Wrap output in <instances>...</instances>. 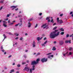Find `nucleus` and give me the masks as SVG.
Listing matches in <instances>:
<instances>
[{"label": "nucleus", "mask_w": 73, "mask_h": 73, "mask_svg": "<svg viewBox=\"0 0 73 73\" xmlns=\"http://www.w3.org/2000/svg\"><path fill=\"white\" fill-rule=\"evenodd\" d=\"M59 44L60 45H62L64 44V41H60L59 42Z\"/></svg>", "instance_id": "10"}, {"label": "nucleus", "mask_w": 73, "mask_h": 73, "mask_svg": "<svg viewBox=\"0 0 73 73\" xmlns=\"http://www.w3.org/2000/svg\"><path fill=\"white\" fill-rule=\"evenodd\" d=\"M42 13H40L39 14V15L40 16H41V15H42Z\"/></svg>", "instance_id": "56"}, {"label": "nucleus", "mask_w": 73, "mask_h": 73, "mask_svg": "<svg viewBox=\"0 0 73 73\" xmlns=\"http://www.w3.org/2000/svg\"><path fill=\"white\" fill-rule=\"evenodd\" d=\"M42 46H45V44H44H44H42Z\"/></svg>", "instance_id": "60"}, {"label": "nucleus", "mask_w": 73, "mask_h": 73, "mask_svg": "<svg viewBox=\"0 0 73 73\" xmlns=\"http://www.w3.org/2000/svg\"><path fill=\"white\" fill-rule=\"evenodd\" d=\"M18 17H22V16H21V15H18Z\"/></svg>", "instance_id": "43"}, {"label": "nucleus", "mask_w": 73, "mask_h": 73, "mask_svg": "<svg viewBox=\"0 0 73 73\" xmlns=\"http://www.w3.org/2000/svg\"><path fill=\"white\" fill-rule=\"evenodd\" d=\"M11 13H10L9 14H7V16L6 17H8L10 16H11Z\"/></svg>", "instance_id": "16"}, {"label": "nucleus", "mask_w": 73, "mask_h": 73, "mask_svg": "<svg viewBox=\"0 0 73 73\" xmlns=\"http://www.w3.org/2000/svg\"><path fill=\"white\" fill-rule=\"evenodd\" d=\"M37 26H38L37 24H36V25L35 27V28H37Z\"/></svg>", "instance_id": "35"}, {"label": "nucleus", "mask_w": 73, "mask_h": 73, "mask_svg": "<svg viewBox=\"0 0 73 73\" xmlns=\"http://www.w3.org/2000/svg\"><path fill=\"white\" fill-rule=\"evenodd\" d=\"M8 33L9 34V35H12V33Z\"/></svg>", "instance_id": "46"}, {"label": "nucleus", "mask_w": 73, "mask_h": 73, "mask_svg": "<svg viewBox=\"0 0 73 73\" xmlns=\"http://www.w3.org/2000/svg\"><path fill=\"white\" fill-rule=\"evenodd\" d=\"M68 40H66L65 41V43H68Z\"/></svg>", "instance_id": "38"}, {"label": "nucleus", "mask_w": 73, "mask_h": 73, "mask_svg": "<svg viewBox=\"0 0 73 73\" xmlns=\"http://www.w3.org/2000/svg\"><path fill=\"white\" fill-rule=\"evenodd\" d=\"M1 51H2V52H5V50H2Z\"/></svg>", "instance_id": "51"}, {"label": "nucleus", "mask_w": 73, "mask_h": 73, "mask_svg": "<svg viewBox=\"0 0 73 73\" xmlns=\"http://www.w3.org/2000/svg\"><path fill=\"white\" fill-rule=\"evenodd\" d=\"M10 23V20H9L8 21V23Z\"/></svg>", "instance_id": "63"}, {"label": "nucleus", "mask_w": 73, "mask_h": 73, "mask_svg": "<svg viewBox=\"0 0 73 73\" xmlns=\"http://www.w3.org/2000/svg\"><path fill=\"white\" fill-rule=\"evenodd\" d=\"M47 42H48V41L46 40V41L44 43V44H46V43H47Z\"/></svg>", "instance_id": "30"}, {"label": "nucleus", "mask_w": 73, "mask_h": 73, "mask_svg": "<svg viewBox=\"0 0 73 73\" xmlns=\"http://www.w3.org/2000/svg\"><path fill=\"white\" fill-rule=\"evenodd\" d=\"M15 35H16V36H19V34H17V33H15Z\"/></svg>", "instance_id": "37"}, {"label": "nucleus", "mask_w": 73, "mask_h": 73, "mask_svg": "<svg viewBox=\"0 0 73 73\" xmlns=\"http://www.w3.org/2000/svg\"><path fill=\"white\" fill-rule=\"evenodd\" d=\"M52 54V53H50L48 54H47V55H49V54Z\"/></svg>", "instance_id": "42"}, {"label": "nucleus", "mask_w": 73, "mask_h": 73, "mask_svg": "<svg viewBox=\"0 0 73 73\" xmlns=\"http://www.w3.org/2000/svg\"><path fill=\"white\" fill-rule=\"evenodd\" d=\"M14 24V23H10V24H9V25H13V24Z\"/></svg>", "instance_id": "21"}, {"label": "nucleus", "mask_w": 73, "mask_h": 73, "mask_svg": "<svg viewBox=\"0 0 73 73\" xmlns=\"http://www.w3.org/2000/svg\"><path fill=\"white\" fill-rule=\"evenodd\" d=\"M73 13V12H71L70 13V15H72V14Z\"/></svg>", "instance_id": "58"}, {"label": "nucleus", "mask_w": 73, "mask_h": 73, "mask_svg": "<svg viewBox=\"0 0 73 73\" xmlns=\"http://www.w3.org/2000/svg\"><path fill=\"white\" fill-rule=\"evenodd\" d=\"M57 27H55L53 28V30H55V29H57Z\"/></svg>", "instance_id": "26"}, {"label": "nucleus", "mask_w": 73, "mask_h": 73, "mask_svg": "<svg viewBox=\"0 0 73 73\" xmlns=\"http://www.w3.org/2000/svg\"><path fill=\"white\" fill-rule=\"evenodd\" d=\"M67 53H66V54H63V56H66V54H67Z\"/></svg>", "instance_id": "32"}, {"label": "nucleus", "mask_w": 73, "mask_h": 73, "mask_svg": "<svg viewBox=\"0 0 73 73\" xmlns=\"http://www.w3.org/2000/svg\"><path fill=\"white\" fill-rule=\"evenodd\" d=\"M48 60V59L46 58L45 59V58H43L41 59V61H42V62H46Z\"/></svg>", "instance_id": "3"}, {"label": "nucleus", "mask_w": 73, "mask_h": 73, "mask_svg": "<svg viewBox=\"0 0 73 73\" xmlns=\"http://www.w3.org/2000/svg\"><path fill=\"white\" fill-rule=\"evenodd\" d=\"M26 64V63H25V62L22 63V64H23V65H24V64Z\"/></svg>", "instance_id": "54"}, {"label": "nucleus", "mask_w": 73, "mask_h": 73, "mask_svg": "<svg viewBox=\"0 0 73 73\" xmlns=\"http://www.w3.org/2000/svg\"><path fill=\"white\" fill-rule=\"evenodd\" d=\"M72 53H71V52H70V53H69V54L70 55H71V54H72Z\"/></svg>", "instance_id": "49"}, {"label": "nucleus", "mask_w": 73, "mask_h": 73, "mask_svg": "<svg viewBox=\"0 0 73 73\" xmlns=\"http://www.w3.org/2000/svg\"><path fill=\"white\" fill-rule=\"evenodd\" d=\"M50 19V17H47L46 19V20H48V19Z\"/></svg>", "instance_id": "31"}, {"label": "nucleus", "mask_w": 73, "mask_h": 73, "mask_svg": "<svg viewBox=\"0 0 73 73\" xmlns=\"http://www.w3.org/2000/svg\"><path fill=\"white\" fill-rule=\"evenodd\" d=\"M40 53H38L36 55V56H38L39 55H40Z\"/></svg>", "instance_id": "29"}, {"label": "nucleus", "mask_w": 73, "mask_h": 73, "mask_svg": "<svg viewBox=\"0 0 73 73\" xmlns=\"http://www.w3.org/2000/svg\"><path fill=\"white\" fill-rule=\"evenodd\" d=\"M62 16H63V14H60V16H61V17Z\"/></svg>", "instance_id": "44"}, {"label": "nucleus", "mask_w": 73, "mask_h": 73, "mask_svg": "<svg viewBox=\"0 0 73 73\" xmlns=\"http://www.w3.org/2000/svg\"><path fill=\"white\" fill-rule=\"evenodd\" d=\"M17 7V6H11V8H14L12 9V10H13L14 8H16Z\"/></svg>", "instance_id": "9"}, {"label": "nucleus", "mask_w": 73, "mask_h": 73, "mask_svg": "<svg viewBox=\"0 0 73 73\" xmlns=\"http://www.w3.org/2000/svg\"><path fill=\"white\" fill-rule=\"evenodd\" d=\"M57 31H58V30H55L54 31L51 32L50 35V38H54L56 37H57V36L59 35L60 33V32H58L56 34V32H57Z\"/></svg>", "instance_id": "1"}, {"label": "nucleus", "mask_w": 73, "mask_h": 73, "mask_svg": "<svg viewBox=\"0 0 73 73\" xmlns=\"http://www.w3.org/2000/svg\"><path fill=\"white\" fill-rule=\"evenodd\" d=\"M50 19H48V22H50Z\"/></svg>", "instance_id": "50"}, {"label": "nucleus", "mask_w": 73, "mask_h": 73, "mask_svg": "<svg viewBox=\"0 0 73 73\" xmlns=\"http://www.w3.org/2000/svg\"><path fill=\"white\" fill-rule=\"evenodd\" d=\"M52 50H56V48L55 47H53L52 49Z\"/></svg>", "instance_id": "20"}, {"label": "nucleus", "mask_w": 73, "mask_h": 73, "mask_svg": "<svg viewBox=\"0 0 73 73\" xmlns=\"http://www.w3.org/2000/svg\"><path fill=\"white\" fill-rule=\"evenodd\" d=\"M21 66L20 65V64H19L17 65V67H20Z\"/></svg>", "instance_id": "28"}, {"label": "nucleus", "mask_w": 73, "mask_h": 73, "mask_svg": "<svg viewBox=\"0 0 73 73\" xmlns=\"http://www.w3.org/2000/svg\"><path fill=\"white\" fill-rule=\"evenodd\" d=\"M51 56L49 55L48 56V58H50V60H51V59H52V58H51Z\"/></svg>", "instance_id": "17"}, {"label": "nucleus", "mask_w": 73, "mask_h": 73, "mask_svg": "<svg viewBox=\"0 0 73 73\" xmlns=\"http://www.w3.org/2000/svg\"><path fill=\"white\" fill-rule=\"evenodd\" d=\"M25 36H27V35H28V34H27V33H26V34H25Z\"/></svg>", "instance_id": "61"}, {"label": "nucleus", "mask_w": 73, "mask_h": 73, "mask_svg": "<svg viewBox=\"0 0 73 73\" xmlns=\"http://www.w3.org/2000/svg\"><path fill=\"white\" fill-rule=\"evenodd\" d=\"M24 57L25 58H27V56H25V55H24Z\"/></svg>", "instance_id": "41"}, {"label": "nucleus", "mask_w": 73, "mask_h": 73, "mask_svg": "<svg viewBox=\"0 0 73 73\" xmlns=\"http://www.w3.org/2000/svg\"><path fill=\"white\" fill-rule=\"evenodd\" d=\"M0 3H1V4H3V3H4V1H1L0 2Z\"/></svg>", "instance_id": "27"}, {"label": "nucleus", "mask_w": 73, "mask_h": 73, "mask_svg": "<svg viewBox=\"0 0 73 73\" xmlns=\"http://www.w3.org/2000/svg\"><path fill=\"white\" fill-rule=\"evenodd\" d=\"M40 61V59H36V62L37 63V64H38V61Z\"/></svg>", "instance_id": "14"}, {"label": "nucleus", "mask_w": 73, "mask_h": 73, "mask_svg": "<svg viewBox=\"0 0 73 73\" xmlns=\"http://www.w3.org/2000/svg\"><path fill=\"white\" fill-rule=\"evenodd\" d=\"M57 20H59V18H57Z\"/></svg>", "instance_id": "62"}, {"label": "nucleus", "mask_w": 73, "mask_h": 73, "mask_svg": "<svg viewBox=\"0 0 73 73\" xmlns=\"http://www.w3.org/2000/svg\"><path fill=\"white\" fill-rule=\"evenodd\" d=\"M60 31H64V29H63V28H62L60 29Z\"/></svg>", "instance_id": "18"}, {"label": "nucleus", "mask_w": 73, "mask_h": 73, "mask_svg": "<svg viewBox=\"0 0 73 73\" xmlns=\"http://www.w3.org/2000/svg\"><path fill=\"white\" fill-rule=\"evenodd\" d=\"M23 37H21L20 39V40H21V41L22 40H23Z\"/></svg>", "instance_id": "39"}, {"label": "nucleus", "mask_w": 73, "mask_h": 73, "mask_svg": "<svg viewBox=\"0 0 73 73\" xmlns=\"http://www.w3.org/2000/svg\"><path fill=\"white\" fill-rule=\"evenodd\" d=\"M3 37H4V39H3V41H4V40H5V39L7 38V36H5V35L4 34L3 35Z\"/></svg>", "instance_id": "12"}, {"label": "nucleus", "mask_w": 73, "mask_h": 73, "mask_svg": "<svg viewBox=\"0 0 73 73\" xmlns=\"http://www.w3.org/2000/svg\"><path fill=\"white\" fill-rule=\"evenodd\" d=\"M42 27H43V29H45V28H46V29H48L49 28L48 26L46 25V24H44L42 25L41 26V27L42 28Z\"/></svg>", "instance_id": "2"}, {"label": "nucleus", "mask_w": 73, "mask_h": 73, "mask_svg": "<svg viewBox=\"0 0 73 73\" xmlns=\"http://www.w3.org/2000/svg\"><path fill=\"white\" fill-rule=\"evenodd\" d=\"M19 24H20L19 23L17 24H16V25H15V27H17V26H18V25H19Z\"/></svg>", "instance_id": "22"}, {"label": "nucleus", "mask_w": 73, "mask_h": 73, "mask_svg": "<svg viewBox=\"0 0 73 73\" xmlns=\"http://www.w3.org/2000/svg\"><path fill=\"white\" fill-rule=\"evenodd\" d=\"M69 37V35H68V34H67V35L66 36V37Z\"/></svg>", "instance_id": "45"}, {"label": "nucleus", "mask_w": 73, "mask_h": 73, "mask_svg": "<svg viewBox=\"0 0 73 73\" xmlns=\"http://www.w3.org/2000/svg\"><path fill=\"white\" fill-rule=\"evenodd\" d=\"M57 22L59 24H61L63 23L62 21L61 20H57Z\"/></svg>", "instance_id": "6"}, {"label": "nucleus", "mask_w": 73, "mask_h": 73, "mask_svg": "<svg viewBox=\"0 0 73 73\" xmlns=\"http://www.w3.org/2000/svg\"><path fill=\"white\" fill-rule=\"evenodd\" d=\"M37 64V62L35 61H33L32 62L31 65H36Z\"/></svg>", "instance_id": "5"}, {"label": "nucleus", "mask_w": 73, "mask_h": 73, "mask_svg": "<svg viewBox=\"0 0 73 73\" xmlns=\"http://www.w3.org/2000/svg\"><path fill=\"white\" fill-rule=\"evenodd\" d=\"M4 68L5 69H7V67H4Z\"/></svg>", "instance_id": "57"}, {"label": "nucleus", "mask_w": 73, "mask_h": 73, "mask_svg": "<svg viewBox=\"0 0 73 73\" xmlns=\"http://www.w3.org/2000/svg\"><path fill=\"white\" fill-rule=\"evenodd\" d=\"M51 22H52V23H54V21H53V19H51Z\"/></svg>", "instance_id": "36"}, {"label": "nucleus", "mask_w": 73, "mask_h": 73, "mask_svg": "<svg viewBox=\"0 0 73 73\" xmlns=\"http://www.w3.org/2000/svg\"><path fill=\"white\" fill-rule=\"evenodd\" d=\"M33 48L36 47V43H35V41H33Z\"/></svg>", "instance_id": "7"}, {"label": "nucleus", "mask_w": 73, "mask_h": 73, "mask_svg": "<svg viewBox=\"0 0 73 73\" xmlns=\"http://www.w3.org/2000/svg\"><path fill=\"white\" fill-rule=\"evenodd\" d=\"M15 72V70H14L13 69L12 70H11L10 73H12L13 72Z\"/></svg>", "instance_id": "15"}, {"label": "nucleus", "mask_w": 73, "mask_h": 73, "mask_svg": "<svg viewBox=\"0 0 73 73\" xmlns=\"http://www.w3.org/2000/svg\"><path fill=\"white\" fill-rule=\"evenodd\" d=\"M3 23H4V24H7V22L5 21H3Z\"/></svg>", "instance_id": "25"}, {"label": "nucleus", "mask_w": 73, "mask_h": 73, "mask_svg": "<svg viewBox=\"0 0 73 73\" xmlns=\"http://www.w3.org/2000/svg\"><path fill=\"white\" fill-rule=\"evenodd\" d=\"M46 38L45 37L44 38V40H46Z\"/></svg>", "instance_id": "52"}, {"label": "nucleus", "mask_w": 73, "mask_h": 73, "mask_svg": "<svg viewBox=\"0 0 73 73\" xmlns=\"http://www.w3.org/2000/svg\"><path fill=\"white\" fill-rule=\"evenodd\" d=\"M33 20V19L31 18L30 19H29L28 21H32V20Z\"/></svg>", "instance_id": "19"}, {"label": "nucleus", "mask_w": 73, "mask_h": 73, "mask_svg": "<svg viewBox=\"0 0 73 73\" xmlns=\"http://www.w3.org/2000/svg\"><path fill=\"white\" fill-rule=\"evenodd\" d=\"M53 43L54 44H56V41H54L53 42Z\"/></svg>", "instance_id": "53"}, {"label": "nucleus", "mask_w": 73, "mask_h": 73, "mask_svg": "<svg viewBox=\"0 0 73 73\" xmlns=\"http://www.w3.org/2000/svg\"><path fill=\"white\" fill-rule=\"evenodd\" d=\"M56 25V23H55L53 24V25Z\"/></svg>", "instance_id": "55"}, {"label": "nucleus", "mask_w": 73, "mask_h": 73, "mask_svg": "<svg viewBox=\"0 0 73 73\" xmlns=\"http://www.w3.org/2000/svg\"><path fill=\"white\" fill-rule=\"evenodd\" d=\"M42 37H41L40 38V37H37V38H36V39H37V40H38V41H39L40 40H41V39H42Z\"/></svg>", "instance_id": "8"}, {"label": "nucleus", "mask_w": 73, "mask_h": 73, "mask_svg": "<svg viewBox=\"0 0 73 73\" xmlns=\"http://www.w3.org/2000/svg\"><path fill=\"white\" fill-rule=\"evenodd\" d=\"M18 38H19V37H17L15 38V40H17L18 39Z\"/></svg>", "instance_id": "48"}, {"label": "nucleus", "mask_w": 73, "mask_h": 73, "mask_svg": "<svg viewBox=\"0 0 73 73\" xmlns=\"http://www.w3.org/2000/svg\"><path fill=\"white\" fill-rule=\"evenodd\" d=\"M61 35H63L64 34V32H61L60 33Z\"/></svg>", "instance_id": "23"}, {"label": "nucleus", "mask_w": 73, "mask_h": 73, "mask_svg": "<svg viewBox=\"0 0 73 73\" xmlns=\"http://www.w3.org/2000/svg\"><path fill=\"white\" fill-rule=\"evenodd\" d=\"M32 70L31 69H30V73H32Z\"/></svg>", "instance_id": "24"}, {"label": "nucleus", "mask_w": 73, "mask_h": 73, "mask_svg": "<svg viewBox=\"0 0 73 73\" xmlns=\"http://www.w3.org/2000/svg\"><path fill=\"white\" fill-rule=\"evenodd\" d=\"M72 48L70 47L69 49V50H72Z\"/></svg>", "instance_id": "34"}, {"label": "nucleus", "mask_w": 73, "mask_h": 73, "mask_svg": "<svg viewBox=\"0 0 73 73\" xmlns=\"http://www.w3.org/2000/svg\"><path fill=\"white\" fill-rule=\"evenodd\" d=\"M1 48L2 49H3V46H1Z\"/></svg>", "instance_id": "64"}, {"label": "nucleus", "mask_w": 73, "mask_h": 73, "mask_svg": "<svg viewBox=\"0 0 73 73\" xmlns=\"http://www.w3.org/2000/svg\"><path fill=\"white\" fill-rule=\"evenodd\" d=\"M2 9H3V7H1V8H0V11H1V10Z\"/></svg>", "instance_id": "47"}, {"label": "nucleus", "mask_w": 73, "mask_h": 73, "mask_svg": "<svg viewBox=\"0 0 73 73\" xmlns=\"http://www.w3.org/2000/svg\"><path fill=\"white\" fill-rule=\"evenodd\" d=\"M71 40H68V42L70 44V43H71Z\"/></svg>", "instance_id": "33"}, {"label": "nucleus", "mask_w": 73, "mask_h": 73, "mask_svg": "<svg viewBox=\"0 0 73 73\" xmlns=\"http://www.w3.org/2000/svg\"><path fill=\"white\" fill-rule=\"evenodd\" d=\"M51 57H53V55H52L51 56Z\"/></svg>", "instance_id": "59"}, {"label": "nucleus", "mask_w": 73, "mask_h": 73, "mask_svg": "<svg viewBox=\"0 0 73 73\" xmlns=\"http://www.w3.org/2000/svg\"><path fill=\"white\" fill-rule=\"evenodd\" d=\"M29 25H28V27L29 28H30L31 27V23L30 22H29L28 23Z\"/></svg>", "instance_id": "11"}, {"label": "nucleus", "mask_w": 73, "mask_h": 73, "mask_svg": "<svg viewBox=\"0 0 73 73\" xmlns=\"http://www.w3.org/2000/svg\"><path fill=\"white\" fill-rule=\"evenodd\" d=\"M24 71H25V70H26L27 72H29V68L28 67H26L25 68V69H23Z\"/></svg>", "instance_id": "4"}, {"label": "nucleus", "mask_w": 73, "mask_h": 73, "mask_svg": "<svg viewBox=\"0 0 73 73\" xmlns=\"http://www.w3.org/2000/svg\"><path fill=\"white\" fill-rule=\"evenodd\" d=\"M8 20V18H7L6 19H5V21H7V20Z\"/></svg>", "instance_id": "40"}, {"label": "nucleus", "mask_w": 73, "mask_h": 73, "mask_svg": "<svg viewBox=\"0 0 73 73\" xmlns=\"http://www.w3.org/2000/svg\"><path fill=\"white\" fill-rule=\"evenodd\" d=\"M3 26H4L5 27H7V25H6V23H3Z\"/></svg>", "instance_id": "13"}]
</instances>
